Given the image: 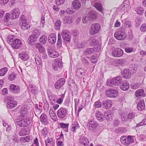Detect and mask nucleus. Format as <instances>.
Masks as SVG:
<instances>
[{
  "label": "nucleus",
  "instance_id": "nucleus-1",
  "mask_svg": "<svg viewBox=\"0 0 146 146\" xmlns=\"http://www.w3.org/2000/svg\"><path fill=\"white\" fill-rule=\"evenodd\" d=\"M15 35H10L7 37V43H9L12 47L15 49H17L21 47L22 45L21 41L19 39H14Z\"/></svg>",
  "mask_w": 146,
  "mask_h": 146
},
{
  "label": "nucleus",
  "instance_id": "nucleus-2",
  "mask_svg": "<svg viewBox=\"0 0 146 146\" xmlns=\"http://www.w3.org/2000/svg\"><path fill=\"white\" fill-rule=\"evenodd\" d=\"M127 35L125 30L123 28H120L114 33V37L117 40H125Z\"/></svg>",
  "mask_w": 146,
  "mask_h": 146
},
{
  "label": "nucleus",
  "instance_id": "nucleus-3",
  "mask_svg": "<svg viewBox=\"0 0 146 146\" xmlns=\"http://www.w3.org/2000/svg\"><path fill=\"white\" fill-rule=\"evenodd\" d=\"M100 25L99 24L97 23L93 24L91 26L89 30L90 34L93 35L98 33L100 30Z\"/></svg>",
  "mask_w": 146,
  "mask_h": 146
},
{
  "label": "nucleus",
  "instance_id": "nucleus-4",
  "mask_svg": "<svg viewBox=\"0 0 146 146\" xmlns=\"http://www.w3.org/2000/svg\"><path fill=\"white\" fill-rule=\"evenodd\" d=\"M120 141L122 143L127 146H129L130 144L134 142L133 139L130 135L128 136L127 137L122 136L120 138Z\"/></svg>",
  "mask_w": 146,
  "mask_h": 146
},
{
  "label": "nucleus",
  "instance_id": "nucleus-5",
  "mask_svg": "<svg viewBox=\"0 0 146 146\" xmlns=\"http://www.w3.org/2000/svg\"><path fill=\"white\" fill-rule=\"evenodd\" d=\"M118 94V91L116 90L109 89L106 92V94L108 97L114 98L117 96Z\"/></svg>",
  "mask_w": 146,
  "mask_h": 146
},
{
  "label": "nucleus",
  "instance_id": "nucleus-6",
  "mask_svg": "<svg viewBox=\"0 0 146 146\" xmlns=\"http://www.w3.org/2000/svg\"><path fill=\"white\" fill-rule=\"evenodd\" d=\"M61 35L63 39L68 42L70 41L71 37L69 31L66 29H63L61 32Z\"/></svg>",
  "mask_w": 146,
  "mask_h": 146
},
{
  "label": "nucleus",
  "instance_id": "nucleus-7",
  "mask_svg": "<svg viewBox=\"0 0 146 146\" xmlns=\"http://www.w3.org/2000/svg\"><path fill=\"white\" fill-rule=\"evenodd\" d=\"M122 80V77L121 76L115 77L111 79L110 83L112 85L118 86L121 83Z\"/></svg>",
  "mask_w": 146,
  "mask_h": 146
},
{
  "label": "nucleus",
  "instance_id": "nucleus-8",
  "mask_svg": "<svg viewBox=\"0 0 146 146\" xmlns=\"http://www.w3.org/2000/svg\"><path fill=\"white\" fill-rule=\"evenodd\" d=\"M67 113V110L63 108H61L57 111V115L61 119H63Z\"/></svg>",
  "mask_w": 146,
  "mask_h": 146
},
{
  "label": "nucleus",
  "instance_id": "nucleus-9",
  "mask_svg": "<svg viewBox=\"0 0 146 146\" xmlns=\"http://www.w3.org/2000/svg\"><path fill=\"white\" fill-rule=\"evenodd\" d=\"M123 54V50L120 48H116L113 50L112 52V56L115 57H119L121 56Z\"/></svg>",
  "mask_w": 146,
  "mask_h": 146
},
{
  "label": "nucleus",
  "instance_id": "nucleus-10",
  "mask_svg": "<svg viewBox=\"0 0 146 146\" xmlns=\"http://www.w3.org/2000/svg\"><path fill=\"white\" fill-rule=\"evenodd\" d=\"M62 66L61 60L60 58H57L54 61L52 66L54 70H56L58 68L62 67Z\"/></svg>",
  "mask_w": 146,
  "mask_h": 146
},
{
  "label": "nucleus",
  "instance_id": "nucleus-11",
  "mask_svg": "<svg viewBox=\"0 0 146 146\" xmlns=\"http://www.w3.org/2000/svg\"><path fill=\"white\" fill-rule=\"evenodd\" d=\"M97 125V123L95 121H90L88 123L87 126L89 130L93 131H94Z\"/></svg>",
  "mask_w": 146,
  "mask_h": 146
},
{
  "label": "nucleus",
  "instance_id": "nucleus-12",
  "mask_svg": "<svg viewBox=\"0 0 146 146\" xmlns=\"http://www.w3.org/2000/svg\"><path fill=\"white\" fill-rule=\"evenodd\" d=\"M47 50L48 56L50 57L55 58L59 56L57 51L53 50L51 48H48Z\"/></svg>",
  "mask_w": 146,
  "mask_h": 146
},
{
  "label": "nucleus",
  "instance_id": "nucleus-13",
  "mask_svg": "<svg viewBox=\"0 0 146 146\" xmlns=\"http://www.w3.org/2000/svg\"><path fill=\"white\" fill-rule=\"evenodd\" d=\"M65 82L64 78H62L57 81L54 84V87L56 89L60 88L64 84Z\"/></svg>",
  "mask_w": 146,
  "mask_h": 146
},
{
  "label": "nucleus",
  "instance_id": "nucleus-14",
  "mask_svg": "<svg viewBox=\"0 0 146 146\" xmlns=\"http://www.w3.org/2000/svg\"><path fill=\"white\" fill-rule=\"evenodd\" d=\"M11 13L12 18L15 19L19 16L20 12L18 8H15L11 11Z\"/></svg>",
  "mask_w": 146,
  "mask_h": 146
},
{
  "label": "nucleus",
  "instance_id": "nucleus-15",
  "mask_svg": "<svg viewBox=\"0 0 146 146\" xmlns=\"http://www.w3.org/2000/svg\"><path fill=\"white\" fill-rule=\"evenodd\" d=\"M9 90L12 93L15 94L19 93L20 91L19 86L13 84L10 85Z\"/></svg>",
  "mask_w": 146,
  "mask_h": 146
},
{
  "label": "nucleus",
  "instance_id": "nucleus-16",
  "mask_svg": "<svg viewBox=\"0 0 146 146\" xmlns=\"http://www.w3.org/2000/svg\"><path fill=\"white\" fill-rule=\"evenodd\" d=\"M30 123V120L27 119H23L17 122L18 125L22 127H25L27 126Z\"/></svg>",
  "mask_w": 146,
  "mask_h": 146
},
{
  "label": "nucleus",
  "instance_id": "nucleus-17",
  "mask_svg": "<svg viewBox=\"0 0 146 146\" xmlns=\"http://www.w3.org/2000/svg\"><path fill=\"white\" fill-rule=\"evenodd\" d=\"M37 40V36L34 35H31L29 36L28 39V42L29 44L32 45L35 44Z\"/></svg>",
  "mask_w": 146,
  "mask_h": 146
},
{
  "label": "nucleus",
  "instance_id": "nucleus-18",
  "mask_svg": "<svg viewBox=\"0 0 146 146\" xmlns=\"http://www.w3.org/2000/svg\"><path fill=\"white\" fill-rule=\"evenodd\" d=\"M72 5L75 9L78 10L81 7V4L79 0H74L72 2Z\"/></svg>",
  "mask_w": 146,
  "mask_h": 146
},
{
  "label": "nucleus",
  "instance_id": "nucleus-19",
  "mask_svg": "<svg viewBox=\"0 0 146 146\" xmlns=\"http://www.w3.org/2000/svg\"><path fill=\"white\" fill-rule=\"evenodd\" d=\"M112 105V102L109 100H104L102 101V106L105 109H108L110 108Z\"/></svg>",
  "mask_w": 146,
  "mask_h": 146
},
{
  "label": "nucleus",
  "instance_id": "nucleus-20",
  "mask_svg": "<svg viewBox=\"0 0 146 146\" xmlns=\"http://www.w3.org/2000/svg\"><path fill=\"white\" fill-rule=\"evenodd\" d=\"M48 40L50 44H54L56 40V35L54 33L50 34L48 37Z\"/></svg>",
  "mask_w": 146,
  "mask_h": 146
},
{
  "label": "nucleus",
  "instance_id": "nucleus-21",
  "mask_svg": "<svg viewBox=\"0 0 146 146\" xmlns=\"http://www.w3.org/2000/svg\"><path fill=\"white\" fill-rule=\"evenodd\" d=\"M129 87V84L128 82L126 80L123 81L120 85L121 89L124 91L127 90Z\"/></svg>",
  "mask_w": 146,
  "mask_h": 146
},
{
  "label": "nucleus",
  "instance_id": "nucleus-22",
  "mask_svg": "<svg viewBox=\"0 0 146 146\" xmlns=\"http://www.w3.org/2000/svg\"><path fill=\"white\" fill-rule=\"evenodd\" d=\"M17 102L13 100H11L7 103V107L9 109H12L15 107L17 105Z\"/></svg>",
  "mask_w": 146,
  "mask_h": 146
},
{
  "label": "nucleus",
  "instance_id": "nucleus-23",
  "mask_svg": "<svg viewBox=\"0 0 146 146\" xmlns=\"http://www.w3.org/2000/svg\"><path fill=\"white\" fill-rule=\"evenodd\" d=\"M80 142L81 144L84 145L85 146L88 145L89 143V141L88 139L86 137L83 136L80 137Z\"/></svg>",
  "mask_w": 146,
  "mask_h": 146
},
{
  "label": "nucleus",
  "instance_id": "nucleus-24",
  "mask_svg": "<svg viewBox=\"0 0 146 146\" xmlns=\"http://www.w3.org/2000/svg\"><path fill=\"white\" fill-rule=\"evenodd\" d=\"M145 107V104L144 100L139 101L137 106V109L139 111H142L144 109Z\"/></svg>",
  "mask_w": 146,
  "mask_h": 146
},
{
  "label": "nucleus",
  "instance_id": "nucleus-25",
  "mask_svg": "<svg viewBox=\"0 0 146 146\" xmlns=\"http://www.w3.org/2000/svg\"><path fill=\"white\" fill-rule=\"evenodd\" d=\"M21 115H20V118L22 119H23L26 115L27 113L26 109L24 107H22L19 110Z\"/></svg>",
  "mask_w": 146,
  "mask_h": 146
},
{
  "label": "nucleus",
  "instance_id": "nucleus-26",
  "mask_svg": "<svg viewBox=\"0 0 146 146\" xmlns=\"http://www.w3.org/2000/svg\"><path fill=\"white\" fill-rule=\"evenodd\" d=\"M104 115L99 111H97L96 113L97 119L100 121H103L104 119Z\"/></svg>",
  "mask_w": 146,
  "mask_h": 146
},
{
  "label": "nucleus",
  "instance_id": "nucleus-27",
  "mask_svg": "<svg viewBox=\"0 0 146 146\" xmlns=\"http://www.w3.org/2000/svg\"><path fill=\"white\" fill-rule=\"evenodd\" d=\"M63 21L65 24H70L72 22V17L68 15L65 16L64 18Z\"/></svg>",
  "mask_w": 146,
  "mask_h": 146
},
{
  "label": "nucleus",
  "instance_id": "nucleus-28",
  "mask_svg": "<svg viewBox=\"0 0 146 146\" xmlns=\"http://www.w3.org/2000/svg\"><path fill=\"white\" fill-rule=\"evenodd\" d=\"M19 56L21 59L23 61L27 60L29 58L28 54L26 52H21L19 54Z\"/></svg>",
  "mask_w": 146,
  "mask_h": 146
},
{
  "label": "nucleus",
  "instance_id": "nucleus-29",
  "mask_svg": "<svg viewBox=\"0 0 146 146\" xmlns=\"http://www.w3.org/2000/svg\"><path fill=\"white\" fill-rule=\"evenodd\" d=\"M87 16L89 17L90 20H94L96 18V14L94 11H91L88 13Z\"/></svg>",
  "mask_w": 146,
  "mask_h": 146
},
{
  "label": "nucleus",
  "instance_id": "nucleus-30",
  "mask_svg": "<svg viewBox=\"0 0 146 146\" xmlns=\"http://www.w3.org/2000/svg\"><path fill=\"white\" fill-rule=\"evenodd\" d=\"M122 74L123 77L126 78H129L131 74L129 70L127 69L124 70Z\"/></svg>",
  "mask_w": 146,
  "mask_h": 146
},
{
  "label": "nucleus",
  "instance_id": "nucleus-31",
  "mask_svg": "<svg viewBox=\"0 0 146 146\" xmlns=\"http://www.w3.org/2000/svg\"><path fill=\"white\" fill-rule=\"evenodd\" d=\"M32 139V137L30 136L22 137L20 139V141L21 142H28Z\"/></svg>",
  "mask_w": 146,
  "mask_h": 146
},
{
  "label": "nucleus",
  "instance_id": "nucleus-32",
  "mask_svg": "<svg viewBox=\"0 0 146 146\" xmlns=\"http://www.w3.org/2000/svg\"><path fill=\"white\" fill-rule=\"evenodd\" d=\"M136 96H145V94L144 93V90L143 89L137 90L135 92V94Z\"/></svg>",
  "mask_w": 146,
  "mask_h": 146
},
{
  "label": "nucleus",
  "instance_id": "nucleus-33",
  "mask_svg": "<svg viewBox=\"0 0 146 146\" xmlns=\"http://www.w3.org/2000/svg\"><path fill=\"white\" fill-rule=\"evenodd\" d=\"M35 46L36 48L38 49L39 51L41 53H43L44 51V48L43 46L39 43H36Z\"/></svg>",
  "mask_w": 146,
  "mask_h": 146
},
{
  "label": "nucleus",
  "instance_id": "nucleus-34",
  "mask_svg": "<svg viewBox=\"0 0 146 146\" xmlns=\"http://www.w3.org/2000/svg\"><path fill=\"white\" fill-rule=\"evenodd\" d=\"M85 70L83 68H78L76 72V74L77 75H80L81 76H84L85 74Z\"/></svg>",
  "mask_w": 146,
  "mask_h": 146
},
{
  "label": "nucleus",
  "instance_id": "nucleus-35",
  "mask_svg": "<svg viewBox=\"0 0 146 146\" xmlns=\"http://www.w3.org/2000/svg\"><path fill=\"white\" fill-rule=\"evenodd\" d=\"M22 29L24 30H27L30 27L27 22H23L20 23Z\"/></svg>",
  "mask_w": 146,
  "mask_h": 146
},
{
  "label": "nucleus",
  "instance_id": "nucleus-36",
  "mask_svg": "<svg viewBox=\"0 0 146 146\" xmlns=\"http://www.w3.org/2000/svg\"><path fill=\"white\" fill-rule=\"evenodd\" d=\"M94 7L101 12H102L103 9L102 5L100 3H95L94 5Z\"/></svg>",
  "mask_w": 146,
  "mask_h": 146
},
{
  "label": "nucleus",
  "instance_id": "nucleus-37",
  "mask_svg": "<svg viewBox=\"0 0 146 146\" xmlns=\"http://www.w3.org/2000/svg\"><path fill=\"white\" fill-rule=\"evenodd\" d=\"M47 40V36L44 35H42L40 38V42L43 44L46 43Z\"/></svg>",
  "mask_w": 146,
  "mask_h": 146
},
{
  "label": "nucleus",
  "instance_id": "nucleus-38",
  "mask_svg": "<svg viewBox=\"0 0 146 146\" xmlns=\"http://www.w3.org/2000/svg\"><path fill=\"white\" fill-rule=\"evenodd\" d=\"M29 131L27 129H23L20 131L19 133V135L20 136H23L24 135H27L29 134Z\"/></svg>",
  "mask_w": 146,
  "mask_h": 146
},
{
  "label": "nucleus",
  "instance_id": "nucleus-39",
  "mask_svg": "<svg viewBox=\"0 0 146 146\" xmlns=\"http://www.w3.org/2000/svg\"><path fill=\"white\" fill-rule=\"evenodd\" d=\"M61 24V21L57 19L55 23L54 27L56 29L58 30L60 29Z\"/></svg>",
  "mask_w": 146,
  "mask_h": 146
},
{
  "label": "nucleus",
  "instance_id": "nucleus-40",
  "mask_svg": "<svg viewBox=\"0 0 146 146\" xmlns=\"http://www.w3.org/2000/svg\"><path fill=\"white\" fill-rule=\"evenodd\" d=\"M137 70V68L135 65L131 66L129 70L130 73L131 75H133L135 73Z\"/></svg>",
  "mask_w": 146,
  "mask_h": 146
},
{
  "label": "nucleus",
  "instance_id": "nucleus-41",
  "mask_svg": "<svg viewBox=\"0 0 146 146\" xmlns=\"http://www.w3.org/2000/svg\"><path fill=\"white\" fill-rule=\"evenodd\" d=\"M105 115V118L107 121H110L112 120L113 115L111 113H107Z\"/></svg>",
  "mask_w": 146,
  "mask_h": 146
},
{
  "label": "nucleus",
  "instance_id": "nucleus-42",
  "mask_svg": "<svg viewBox=\"0 0 146 146\" xmlns=\"http://www.w3.org/2000/svg\"><path fill=\"white\" fill-rule=\"evenodd\" d=\"M120 117L122 121H128L126 113H121L120 115Z\"/></svg>",
  "mask_w": 146,
  "mask_h": 146
},
{
  "label": "nucleus",
  "instance_id": "nucleus-43",
  "mask_svg": "<svg viewBox=\"0 0 146 146\" xmlns=\"http://www.w3.org/2000/svg\"><path fill=\"white\" fill-rule=\"evenodd\" d=\"M86 45L85 42H78L76 44V46L78 48H81L85 46Z\"/></svg>",
  "mask_w": 146,
  "mask_h": 146
},
{
  "label": "nucleus",
  "instance_id": "nucleus-44",
  "mask_svg": "<svg viewBox=\"0 0 146 146\" xmlns=\"http://www.w3.org/2000/svg\"><path fill=\"white\" fill-rule=\"evenodd\" d=\"M49 115L52 119L53 120L56 121V114L52 110H50L49 111Z\"/></svg>",
  "mask_w": 146,
  "mask_h": 146
},
{
  "label": "nucleus",
  "instance_id": "nucleus-45",
  "mask_svg": "<svg viewBox=\"0 0 146 146\" xmlns=\"http://www.w3.org/2000/svg\"><path fill=\"white\" fill-rule=\"evenodd\" d=\"M129 5V2L128 1H125L122 4V7L121 10L124 11L125 10V8L128 7Z\"/></svg>",
  "mask_w": 146,
  "mask_h": 146
},
{
  "label": "nucleus",
  "instance_id": "nucleus-46",
  "mask_svg": "<svg viewBox=\"0 0 146 146\" xmlns=\"http://www.w3.org/2000/svg\"><path fill=\"white\" fill-rule=\"evenodd\" d=\"M60 127L62 128L66 129L65 131L68 132V128L69 126V124H66L64 123H60Z\"/></svg>",
  "mask_w": 146,
  "mask_h": 146
},
{
  "label": "nucleus",
  "instance_id": "nucleus-47",
  "mask_svg": "<svg viewBox=\"0 0 146 146\" xmlns=\"http://www.w3.org/2000/svg\"><path fill=\"white\" fill-rule=\"evenodd\" d=\"M134 50V48L132 47H126L125 48V51L127 53H130L133 52Z\"/></svg>",
  "mask_w": 146,
  "mask_h": 146
},
{
  "label": "nucleus",
  "instance_id": "nucleus-48",
  "mask_svg": "<svg viewBox=\"0 0 146 146\" xmlns=\"http://www.w3.org/2000/svg\"><path fill=\"white\" fill-rule=\"evenodd\" d=\"M35 62L37 65H38L39 68L42 66V61L40 58L37 57L35 58Z\"/></svg>",
  "mask_w": 146,
  "mask_h": 146
},
{
  "label": "nucleus",
  "instance_id": "nucleus-49",
  "mask_svg": "<svg viewBox=\"0 0 146 146\" xmlns=\"http://www.w3.org/2000/svg\"><path fill=\"white\" fill-rule=\"evenodd\" d=\"M7 68L4 67L0 70V75L1 76H3L5 74L7 71Z\"/></svg>",
  "mask_w": 146,
  "mask_h": 146
},
{
  "label": "nucleus",
  "instance_id": "nucleus-50",
  "mask_svg": "<svg viewBox=\"0 0 146 146\" xmlns=\"http://www.w3.org/2000/svg\"><path fill=\"white\" fill-rule=\"evenodd\" d=\"M136 11L138 14L141 15L143 13L144 10L142 7H138L136 9Z\"/></svg>",
  "mask_w": 146,
  "mask_h": 146
},
{
  "label": "nucleus",
  "instance_id": "nucleus-51",
  "mask_svg": "<svg viewBox=\"0 0 146 146\" xmlns=\"http://www.w3.org/2000/svg\"><path fill=\"white\" fill-rule=\"evenodd\" d=\"M40 121L41 122H45L47 120V117L45 114H42L40 117Z\"/></svg>",
  "mask_w": 146,
  "mask_h": 146
},
{
  "label": "nucleus",
  "instance_id": "nucleus-52",
  "mask_svg": "<svg viewBox=\"0 0 146 146\" xmlns=\"http://www.w3.org/2000/svg\"><path fill=\"white\" fill-rule=\"evenodd\" d=\"M48 98L49 99L50 102L52 103L51 104H53L54 102L56 101L55 96L54 95H50L48 96Z\"/></svg>",
  "mask_w": 146,
  "mask_h": 146
},
{
  "label": "nucleus",
  "instance_id": "nucleus-53",
  "mask_svg": "<svg viewBox=\"0 0 146 146\" xmlns=\"http://www.w3.org/2000/svg\"><path fill=\"white\" fill-rule=\"evenodd\" d=\"M140 86V84L139 83L132 84H131L130 87L131 89L135 90L138 88Z\"/></svg>",
  "mask_w": 146,
  "mask_h": 146
},
{
  "label": "nucleus",
  "instance_id": "nucleus-54",
  "mask_svg": "<svg viewBox=\"0 0 146 146\" xmlns=\"http://www.w3.org/2000/svg\"><path fill=\"white\" fill-rule=\"evenodd\" d=\"M102 104L100 100L96 102L94 104V106L97 108H100L101 107Z\"/></svg>",
  "mask_w": 146,
  "mask_h": 146
},
{
  "label": "nucleus",
  "instance_id": "nucleus-55",
  "mask_svg": "<svg viewBox=\"0 0 146 146\" xmlns=\"http://www.w3.org/2000/svg\"><path fill=\"white\" fill-rule=\"evenodd\" d=\"M55 4L57 5H60L64 4L65 0H55Z\"/></svg>",
  "mask_w": 146,
  "mask_h": 146
},
{
  "label": "nucleus",
  "instance_id": "nucleus-56",
  "mask_svg": "<svg viewBox=\"0 0 146 146\" xmlns=\"http://www.w3.org/2000/svg\"><path fill=\"white\" fill-rule=\"evenodd\" d=\"M16 76V74L14 73H13L12 74H10L8 76V79L11 80H13L15 78V77Z\"/></svg>",
  "mask_w": 146,
  "mask_h": 146
},
{
  "label": "nucleus",
  "instance_id": "nucleus-57",
  "mask_svg": "<svg viewBox=\"0 0 146 146\" xmlns=\"http://www.w3.org/2000/svg\"><path fill=\"white\" fill-rule=\"evenodd\" d=\"M54 142L52 138H48L45 140L46 145L48 144H50L51 143H52Z\"/></svg>",
  "mask_w": 146,
  "mask_h": 146
},
{
  "label": "nucleus",
  "instance_id": "nucleus-58",
  "mask_svg": "<svg viewBox=\"0 0 146 146\" xmlns=\"http://www.w3.org/2000/svg\"><path fill=\"white\" fill-rule=\"evenodd\" d=\"M135 116V114L134 113H129L127 115V118L128 119V120L129 121V119H132L133 118H134V117Z\"/></svg>",
  "mask_w": 146,
  "mask_h": 146
},
{
  "label": "nucleus",
  "instance_id": "nucleus-59",
  "mask_svg": "<svg viewBox=\"0 0 146 146\" xmlns=\"http://www.w3.org/2000/svg\"><path fill=\"white\" fill-rule=\"evenodd\" d=\"M62 41L60 34L58 33V35L57 44L58 45H61L62 44Z\"/></svg>",
  "mask_w": 146,
  "mask_h": 146
},
{
  "label": "nucleus",
  "instance_id": "nucleus-60",
  "mask_svg": "<svg viewBox=\"0 0 146 146\" xmlns=\"http://www.w3.org/2000/svg\"><path fill=\"white\" fill-rule=\"evenodd\" d=\"M146 125V119H144L139 123H138L136 125L137 127Z\"/></svg>",
  "mask_w": 146,
  "mask_h": 146
},
{
  "label": "nucleus",
  "instance_id": "nucleus-61",
  "mask_svg": "<svg viewBox=\"0 0 146 146\" xmlns=\"http://www.w3.org/2000/svg\"><path fill=\"white\" fill-rule=\"evenodd\" d=\"M10 14L9 13H6L5 16L4 17V21L5 22H7L9 20Z\"/></svg>",
  "mask_w": 146,
  "mask_h": 146
},
{
  "label": "nucleus",
  "instance_id": "nucleus-62",
  "mask_svg": "<svg viewBox=\"0 0 146 146\" xmlns=\"http://www.w3.org/2000/svg\"><path fill=\"white\" fill-rule=\"evenodd\" d=\"M94 51V49L92 48H88L86 49L85 53L88 54H90L93 53Z\"/></svg>",
  "mask_w": 146,
  "mask_h": 146
},
{
  "label": "nucleus",
  "instance_id": "nucleus-63",
  "mask_svg": "<svg viewBox=\"0 0 146 146\" xmlns=\"http://www.w3.org/2000/svg\"><path fill=\"white\" fill-rule=\"evenodd\" d=\"M89 19L90 18H89V17H87V16L83 17L82 21L83 23H86L90 20Z\"/></svg>",
  "mask_w": 146,
  "mask_h": 146
},
{
  "label": "nucleus",
  "instance_id": "nucleus-64",
  "mask_svg": "<svg viewBox=\"0 0 146 146\" xmlns=\"http://www.w3.org/2000/svg\"><path fill=\"white\" fill-rule=\"evenodd\" d=\"M140 30L142 32H145L146 31V24L144 23L141 25Z\"/></svg>",
  "mask_w": 146,
  "mask_h": 146
}]
</instances>
